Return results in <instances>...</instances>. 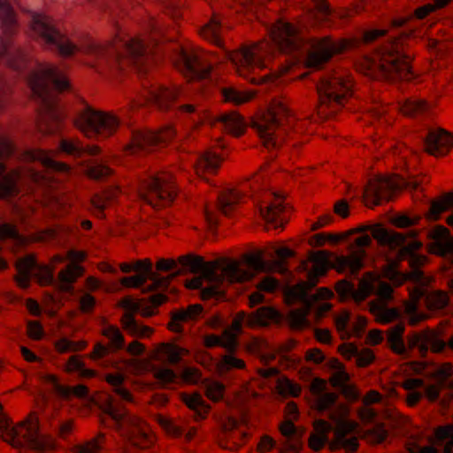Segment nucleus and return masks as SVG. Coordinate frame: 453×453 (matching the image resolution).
Segmentation results:
<instances>
[{
    "instance_id": "nucleus-45",
    "label": "nucleus",
    "mask_w": 453,
    "mask_h": 453,
    "mask_svg": "<svg viewBox=\"0 0 453 453\" xmlns=\"http://www.w3.org/2000/svg\"><path fill=\"white\" fill-rule=\"evenodd\" d=\"M105 444V434L98 433L95 437L74 445L71 453H101Z\"/></svg>"
},
{
    "instance_id": "nucleus-52",
    "label": "nucleus",
    "mask_w": 453,
    "mask_h": 453,
    "mask_svg": "<svg viewBox=\"0 0 453 453\" xmlns=\"http://www.w3.org/2000/svg\"><path fill=\"white\" fill-rule=\"evenodd\" d=\"M276 390L284 397H297L301 395L302 388L298 383L293 382L287 377H281L277 380Z\"/></svg>"
},
{
    "instance_id": "nucleus-27",
    "label": "nucleus",
    "mask_w": 453,
    "mask_h": 453,
    "mask_svg": "<svg viewBox=\"0 0 453 453\" xmlns=\"http://www.w3.org/2000/svg\"><path fill=\"white\" fill-rule=\"evenodd\" d=\"M155 134L150 130H135L130 142L124 147L126 155H134L142 150L155 144Z\"/></svg>"
},
{
    "instance_id": "nucleus-32",
    "label": "nucleus",
    "mask_w": 453,
    "mask_h": 453,
    "mask_svg": "<svg viewBox=\"0 0 453 453\" xmlns=\"http://www.w3.org/2000/svg\"><path fill=\"white\" fill-rule=\"evenodd\" d=\"M117 190L106 189L95 194L90 200L96 217L104 218V210L110 208L116 201Z\"/></svg>"
},
{
    "instance_id": "nucleus-41",
    "label": "nucleus",
    "mask_w": 453,
    "mask_h": 453,
    "mask_svg": "<svg viewBox=\"0 0 453 453\" xmlns=\"http://www.w3.org/2000/svg\"><path fill=\"white\" fill-rule=\"evenodd\" d=\"M84 273L83 268L81 265H76L75 263L69 264L65 269L61 270L58 273V280L62 283L60 286V290L64 292H68L71 290L72 287L69 285L76 281V280L82 276Z\"/></svg>"
},
{
    "instance_id": "nucleus-4",
    "label": "nucleus",
    "mask_w": 453,
    "mask_h": 453,
    "mask_svg": "<svg viewBox=\"0 0 453 453\" xmlns=\"http://www.w3.org/2000/svg\"><path fill=\"white\" fill-rule=\"evenodd\" d=\"M28 85L33 95L42 101L39 128L43 132H50L51 128H43L42 122L47 119L58 121L56 93L70 90L71 84L67 75L58 66L43 63L38 65L31 73Z\"/></svg>"
},
{
    "instance_id": "nucleus-24",
    "label": "nucleus",
    "mask_w": 453,
    "mask_h": 453,
    "mask_svg": "<svg viewBox=\"0 0 453 453\" xmlns=\"http://www.w3.org/2000/svg\"><path fill=\"white\" fill-rule=\"evenodd\" d=\"M119 323L121 328L134 338L150 339L155 332L153 327L140 323L131 314H123Z\"/></svg>"
},
{
    "instance_id": "nucleus-46",
    "label": "nucleus",
    "mask_w": 453,
    "mask_h": 453,
    "mask_svg": "<svg viewBox=\"0 0 453 453\" xmlns=\"http://www.w3.org/2000/svg\"><path fill=\"white\" fill-rule=\"evenodd\" d=\"M222 94L225 101L237 105L249 103L256 96L254 90H237L234 88H223Z\"/></svg>"
},
{
    "instance_id": "nucleus-2",
    "label": "nucleus",
    "mask_w": 453,
    "mask_h": 453,
    "mask_svg": "<svg viewBox=\"0 0 453 453\" xmlns=\"http://www.w3.org/2000/svg\"><path fill=\"white\" fill-rule=\"evenodd\" d=\"M411 64L404 38L401 36L383 43L371 56L359 59L356 67L371 79L395 82L413 79Z\"/></svg>"
},
{
    "instance_id": "nucleus-15",
    "label": "nucleus",
    "mask_w": 453,
    "mask_h": 453,
    "mask_svg": "<svg viewBox=\"0 0 453 453\" xmlns=\"http://www.w3.org/2000/svg\"><path fill=\"white\" fill-rule=\"evenodd\" d=\"M143 101L134 102L133 107H139L146 104H154L160 110L166 111L172 107L179 96V90L176 88H165L162 86H152L150 89L142 91Z\"/></svg>"
},
{
    "instance_id": "nucleus-63",
    "label": "nucleus",
    "mask_w": 453,
    "mask_h": 453,
    "mask_svg": "<svg viewBox=\"0 0 453 453\" xmlns=\"http://www.w3.org/2000/svg\"><path fill=\"white\" fill-rule=\"evenodd\" d=\"M60 150L74 156H81L83 154V146L78 139H63L59 144Z\"/></svg>"
},
{
    "instance_id": "nucleus-1",
    "label": "nucleus",
    "mask_w": 453,
    "mask_h": 453,
    "mask_svg": "<svg viewBox=\"0 0 453 453\" xmlns=\"http://www.w3.org/2000/svg\"><path fill=\"white\" fill-rule=\"evenodd\" d=\"M270 36L273 43L265 39L243 45L239 50L230 53L229 58L235 65L236 73L240 76L248 79L252 84L260 85L274 82L288 72L289 67L284 66L278 71L263 76H250L257 70H263L267 67V64L276 48L280 51L291 52L300 49L304 43L302 29L296 24L281 20L273 26Z\"/></svg>"
},
{
    "instance_id": "nucleus-49",
    "label": "nucleus",
    "mask_w": 453,
    "mask_h": 453,
    "mask_svg": "<svg viewBox=\"0 0 453 453\" xmlns=\"http://www.w3.org/2000/svg\"><path fill=\"white\" fill-rule=\"evenodd\" d=\"M246 367L245 361L243 359L238 358L231 354L225 355L218 362L216 365L217 372L220 374H226L231 370H243Z\"/></svg>"
},
{
    "instance_id": "nucleus-7",
    "label": "nucleus",
    "mask_w": 453,
    "mask_h": 453,
    "mask_svg": "<svg viewBox=\"0 0 453 453\" xmlns=\"http://www.w3.org/2000/svg\"><path fill=\"white\" fill-rule=\"evenodd\" d=\"M352 87L353 81L349 75L334 73L323 78L317 85L319 95L317 113L319 118L326 119L339 112L351 96Z\"/></svg>"
},
{
    "instance_id": "nucleus-47",
    "label": "nucleus",
    "mask_w": 453,
    "mask_h": 453,
    "mask_svg": "<svg viewBox=\"0 0 453 453\" xmlns=\"http://www.w3.org/2000/svg\"><path fill=\"white\" fill-rule=\"evenodd\" d=\"M182 273H181V270H178L167 276H160L158 273H155V272H152L151 274L150 275L149 279L150 280L152 281L151 284H150L149 286H147L143 290L142 292L144 293H147V292H153V291H156L157 289H165V288H167L168 286L170 285L171 281L177 276L180 275Z\"/></svg>"
},
{
    "instance_id": "nucleus-3",
    "label": "nucleus",
    "mask_w": 453,
    "mask_h": 453,
    "mask_svg": "<svg viewBox=\"0 0 453 453\" xmlns=\"http://www.w3.org/2000/svg\"><path fill=\"white\" fill-rule=\"evenodd\" d=\"M32 36L44 45L55 47L58 54L69 58L81 53L98 60H106L116 50L118 42H101L88 37L79 43H74L70 38L57 28L54 20L43 14H34L31 21Z\"/></svg>"
},
{
    "instance_id": "nucleus-48",
    "label": "nucleus",
    "mask_w": 453,
    "mask_h": 453,
    "mask_svg": "<svg viewBox=\"0 0 453 453\" xmlns=\"http://www.w3.org/2000/svg\"><path fill=\"white\" fill-rule=\"evenodd\" d=\"M427 257L425 255H413L408 258L409 266L411 268V272H418L420 273V276L418 277V280H409V281L420 283L423 286H426L431 281V278L425 276L421 268L427 263Z\"/></svg>"
},
{
    "instance_id": "nucleus-57",
    "label": "nucleus",
    "mask_w": 453,
    "mask_h": 453,
    "mask_svg": "<svg viewBox=\"0 0 453 453\" xmlns=\"http://www.w3.org/2000/svg\"><path fill=\"white\" fill-rule=\"evenodd\" d=\"M311 303H306L303 307L293 310L289 313V326L293 329H297L305 325L306 317L310 311Z\"/></svg>"
},
{
    "instance_id": "nucleus-54",
    "label": "nucleus",
    "mask_w": 453,
    "mask_h": 453,
    "mask_svg": "<svg viewBox=\"0 0 453 453\" xmlns=\"http://www.w3.org/2000/svg\"><path fill=\"white\" fill-rule=\"evenodd\" d=\"M311 289L306 286L303 281L294 285L285 292V298L288 303H292L296 301H302L306 303L311 302L306 298L307 293Z\"/></svg>"
},
{
    "instance_id": "nucleus-40",
    "label": "nucleus",
    "mask_w": 453,
    "mask_h": 453,
    "mask_svg": "<svg viewBox=\"0 0 453 453\" xmlns=\"http://www.w3.org/2000/svg\"><path fill=\"white\" fill-rule=\"evenodd\" d=\"M453 206V194L447 193L432 202L429 211L425 214L426 219L436 221L442 212Z\"/></svg>"
},
{
    "instance_id": "nucleus-13",
    "label": "nucleus",
    "mask_w": 453,
    "mask_h": 453,
    "mask_svg": "<svg viewBox=\"0 0 453 453\" xmlns=\"http://www.w3.org/2000/svg\"><path fill=\"white\" fill-rule=\"evenodd\" d=\"M173 64L188 81L205 79L211 71L205 53L192 47H180Z\"/></svg>"
},
{
    "instance_id": "nucleus-51",
    "label": "nucleus",
    "mask_w": 453,
    "mask_h": 453,
    "mask_svg": "<svg viewBox=\"0 0 453 453\" xmlns=\"http://www.w3.org/2000/svg\"><path fill=\"white\" fill-rule=\"evenodd\" d=\"M330 14L328 4L325 0H319L314 9L307 13V18L311 20L312 26H319L327 20Z\"/></svg>"
},
{
    "instance_id": "nucleus-64",
    "label": "nucleus",
    "mask_w": 453,
    "mask_h": 453,
    "mask_svg": "<svg viewBox=\"0 0 453 453\" xmlns=\"http://www.w3.org/2000/svg\"><path fill=\"white\" fill-rule=\"evenodd\" d=\"M334 290L340 302H345L348 298L353 299L354 284L347 280H341L335 283Z\"/></svg>"
},
{
    "instance_id": "nucleus-60",
    "label": "nucleus",
    "mask_w": 453,
    "mask_h": 453,
    "mask_svg": "<svg viewBox=\"0 0 453 453\" xmlns=\"http://www.w3.org/2000/svg\"><path fill=\"white\" fill-rule=\"evenodd\" d=\"M182 401L191 410L196 411L199 408L203 409V413H209L210 405L207 404L203 399L202 395L198 393H194L192 395H183ZM204 416V414H203Z\"/></svg>"
},
{
    "instance_id": "nucleus-59",
    "label": "nucleus",
    "mask_w": 453,
    "mask_h": 453,
    "mask_svg": "<svg viewBox=\"0 0 453 453\" xmlns=\"http://www.w3.org/2000/svg\"><path fill=\"white\" fill-rule=\"evenodd\" d=\"M428 252L441 257L453 254V237L450 236L444 241L430 243Z\"/></svg>"
},
{
    "instance_id": "nucleus-44",
    "label": "nucleus",
    "mask_w": 453,
    "mask_h": 453,
    "mask_svg": "<svg viewBox=\"0 0 453 453\" xmlns=\"http://www.w3.org/2000/svg\"><path fill=\"white\" fill-rule=\"evenodd\" d=\"M329 253L326 250H318L309 256V260L313 262L311 269L309 271L317 278L324 276L327 270L331 268V262L328 260Z\"/></svg>"
},
{
    "instance_id": "nucleus-8",
    "label": "nucleus",
    "mask_w": 453,
    "mask_h": 453,
    "mask_svg": "<svg viewBox=\"0 0 453 453\" xmlns=\"http://www.w3.org/2000/svg\"><path fill=\"white\" fill-rule=\"evenodd\" d=\"M0 435L3 440L13 447H29L37 450H43L50 446L49 439L42 436L38 432V418L30 414L28 418L15 426L9 427V420L3 411L0 404Z\"/></svg>"
},
{
    "instance_id": "nucleus-11",
    "label": "nucleus",
    "mask_w": 453,
    "mask_h": 453,
    "mask_svg": "<svg viewBox=\"0 0 453 453\" xmlns=\"http://www.w3.org/2000/svg\"><path fill=\"white\" fill-rule=\"evenodd\" d=\"M359 41L356 37L334 40L330 35L311 37L308 40L310 49L305 58L307 67L320 68L334 55L357 48Z\"/></svg>"
},
{
    "instance_id": "nucleus-55",
    "label": "nucleus",
    "mask_w": 453,
    "mask_h": 453,
    "mask_svg": "<svg viewBox=\"0 0 453 453\" xmlns=\"http://www.w3.org/2000/svg\"><path fill=\"white\" fill-rule=\"evenodd\" d=\"M203 308L201 304H190L186 309L173 311V319H180L182 322L196 320L202 313Z\"/></svg>"
},
{
    "instance_id": "nucleus-34",
    "label": "nucleus",
    "mask_w": 453,
    "mask_h": 453,
    "mask_svg": "<svg viewBox=\"0 0 453 453\" xmlns=\"http://www.w3.org/2000/svg\"><path fill=\"white\" fill-rule=\"evenodd\" d=\"M387 304L380 303L379 301H371L369 303V311L380 324H388L395 320L400 315L397 308H387Z\"/></svg>"
},
{
    "instance_id": "nucleus-38",
    "label": "nucleus",
    "mask_w": 453,
    "mask_h": 453,
    "mask_svg": "<svg viewBox=\"0 0 453 453\" xmlns=\"http://www.w3.org/2000/svg\"><path fill=\"white\" fill-rule=\"evenodd\" d=\"M432 108L431 103L421 98H409L401 105V112L408 117H418L428 112Z\"/></svg>"
},
{
    "instance_id": "nucleus-62",
    "label": "nucleus",
    "mask_w": 453,
    "mask_h": 453,
    "mask_svg": "<svg viewBox=\"0 0 453 453\" xmlns=\"http://www.w3.org/2000/svg\"><path fill=\"white\" fill-rule=\"evenodd\" d=\"M156 420L169 436L176 438L182 434L183 430L171 418L163 415H157Z\"/></svg>"
},
{
    "instance_id": "nucleus-30",
    "label": "nucleus",
    "mask_w": 453,
    "mask_h": 453,
    "mask_svg": "<svg viewBox=\"0 0 453 453\" xmlns=\"http://www.w3.org/2000/svg\"><path fill=\"white\" fill-rule=\"evenodd\" d=\"M280 318V312L273 307L263 306L256 311L248 314L247 327L255 328L258 326H265L271 321H278Z\"/></svg>"
},
{
    "instance_id": "nucleus-25",
    "label": "nucleus",
    "mask_w": 453,
    "mask_h": 453,
    "mask_svg": "<svg viewBox=\"0 0 453 453\" xmlns=\"http://www.w3.org/2000/svg\"><path fill=\"white\" fill-rule=\"evenodd\" d=\"M313 431L308 439V447L313 451H320L328 441L332 426L325 419H317L312 424Z\"/></svg>"
},
{
    "instance_id": "nucleus-28",
    "label": "nucleus",
    "mask_w": 453,
    "mask_h": 453,
    "mask_svg": "<svg viewBox=\"0 0 453 453\" xmlns=\"http://www.w3.org/2000/svg\"><path fill=\"white\" fill-rule=\"evenodd\" d=\"M372 236L380 246H388L392 250L398 247L402 248L405 243L403 233L388 230L380 226L372 228Z\"/></svg>"
},
{
    "instance_id": "nucleus-19",
    "label": "nucleus",
    "mask_w": 453,
    "mask_h": 453,
    "mask_svg": "<svg viewBox=\"0 0 453 453\" xmlns=\"http://www.w3.org/2000/svg\"><path fill=\"white\" fill-rule=\"evenodd\" d=\"M453 147V136L443 129L429 132L426 140V150L435 157L444 156Z\"/></svg>"
},
{
    "instance_id": "nucleus-29",
    "label": "nucleus",
    "mask_w": 453,
    "mask_h": 453,
    "mask_svg": "<svg viewBox=\"0 0 453 453\" xmlns=\"http://www.w3.org/2000/svg\"><path fill=\"white\" fill-rule=\"evenodd\" d=\"M215 121L221 123L224 130L234 137L242 135L246 130L243 118L236 111L220 114Z\"/></svg>"
},
{
    "instance_id": "nucleus-36",
    "label": "nucleus",
    "mask_w": 453,
    "mask_h": 453,
    "mask_svg": "<svg viewBox=\"0 0 453 453\" xmlns=\"http://www.w3.org/2000/svg\"><path fill=\"white\" fill-rule=\"evenodd\" d=\"M397 267L396 262H391L382 269L383 277L393 281L396 286H401L409 280H418V277L420 276L418 272L399 273Z\"/></svg>"
},
{
    "instance_id": "nucleus-31",
    "label": "nucleus",
    "mask_w": 453,
    "mask_h": 453,
    "mask_svg": "<svg viewBox=\"0 0 453 453\" xmlns=\"http://www.w3.org/2000/svg\"><path fill=\"white\" fill-rule=\"evenodd\" d=\"M284 211L283 198L273 194V201L265 207L260 209L262 217L267 223L275 224L274 228H283L284 219L281 217Z\"/></svg>"
},
{
    "instance_id": "nucleus-5",
    "label": "nucleus",
    "mask_w": 453,
    "mask_h": 453,
    "mask_svg": "<svg viewBox=\"0 0 453 453\" xmlns=\"http://www.w3.org/2000/svg\"><path fill=\"white\" fill-rule=\"evenodd\" d=\"M100 408L103 411L100 417L101 422L108 426L106 417L111 418L114 422V429L132 446L147 449L156 442V435L149 424L141 417L115 405L112 397H107Z\"/></svg>"
},
{
    "instance_id": "nucleus-22",
    "label": "nucleus",
    "mask_w": 453,
    "mask_h": 453,
    "mask_svg": "<svg viewBox=\"0 0 453 453\" xmlns=\"http://www.w3.org/2000/svg\"><path fill=\"white\" fill-rule=\"evenodd\" d=\"M365 254V250L361 249L350 250L348 256H336L334 260L331 262L330 266L339 273H342L347 269L352 274L357 273L364 266L363 260Z\"/></svg>"
},
{
    "instance_id": "nucleus-20",
    "label": "nucleus",
    "mask_w": 453,
    "mask_h": 453,
    "mask_svg": "<svg viewBox=\"0 0 453 453\" xmlns=\"http://www.w3.org/2000/svg\"><path fill=\"white\" fill-rule=\"evenodd\" d=\"M57 154L58 151L35 149L26 151L23 154V159L25 161H39L46 169L56 173H68L70 166L67 164L54 160L53 157Z\"/></svg>"
},
{
    "instance_id": "nucleus-9",
    "label": "nucleus",
    "mask_w": 453,
    "mask_h": 453,
    "mask_svg": "<svg viewBox=\"0 0 453 453\" xmlns=\"http://www.w3.org/2000/svg\"><path fill=\"white\" fill-rule=\"evenodd\" d=\"M120 119L111 111L90 106L82 110L74 119L75 127L89 139L105 140L114 135L120 127Z\"/></svg>"
},
{
    "instance_id": "nucleus-21",
    "label": "nucleus",
    "mask_w": 453,
    "mask_h": 453,
    "mask_svg": "<svg viewBox=\"0 0 453 453\" xmlns=\"http://www.w3.org/2000/svg\"><path fill=\"white\" fill-rule=\"evenodd\" d=\"M188 354V350L173 343H160L150 353V359L163 364L176 365L181 357Z\"/></svg>"
},
{
    "instance_id": "nucleus-16",
    "label": "nucleus",
    "mask_w": 453,
    "mask_h": 453,
    "mask_svg": "<svg viewBox=\"0 0 453 453\" xmlns=\"http://www.w3.org/2000/svg\"><path fill=\"white\" fill-rule=\"evenodd\" d=\"M150 35H139L125 43L128 54L133 57L142 56L152 51L161 34L156 20L151 19Z\"/></svg>"
},
{
    "instance_id": "nucleus-26",
    "label": "nucleus",
    "mask_w": 453,
    "mask_h": 453,
    "mask_svg": "<svg viewBox=\"0 0 453 453\" xmlns=\"http://www.w3.org/2000/svg\"><path fill=\"white\" fill-rule=\"evenodd\" d=\"M24 173V169L16 168L11 170L0 179V199H6L19 195V181Z\"/></svg>"
},
{
    "instance_id": "nucleus-43",
    "label": "nucleus",
    "mask_w": 453,
    "mask_h": 453,
    "mask_svg": "<svg viewBox=\"0 0 453 453\" xmlns=\"http://www.w3.org/2000/svg\"><path fill=\"white\" fill-rule=\"evenodd\" d=\"M432 330L414 333L408 336L407 344L410 349H418L422 357H426L430 349Z\"/></svg>"
},
{
    "instance_id": "nucleus-17",
    "label": "nucleus",
    "mask_w": 453,
    "mask_h": 453,
    "mask_svg": "<svg viewBox=\"0 0 453 453\" xmlns=\"http://www.w3.org/2000/svg\"><path fill=\"white\" fill-rule=\"evenodd\" d=\"M218 262L216 278L213 281L220 283L224 280L233 282H243L249 280L250 274L240 267V263L236 260H226L225 258L217 259Z\"/></svg>"
},
{
    "instance_id": "nucleus-39",
    "label": "nucleus",
    "mask_w": 453,
    "mask_h": 453,
    "mask_svg": "<svg viewBox=\"0 0 453 453\" xmlns=\"http://www.w3.org/2000/svg\"><path fill=\"white\" fill-rule=\"evenodd\" d=\"M199 35L204 40L218 47L223 45L220 21L216 16H213L211 20L199 30Z\"/></svg>"
},
{
    "instance_id": "nucleus-35",
    "label": "nucleus",
    "mask_w": 453,
    "mask_h": 453,
    "mask_svg": "<svg viewBox=\"0 0 453 453\" xmlns=\"http://www.w3.org/2000/svg\"><path fill=\"white\" fill-rule=\"evenodd\" d=\"M244 196V192L240 188H230L222 191L219 196V209L222 213L227 215L236 204L242 202Z\"/></svg>"
},
{
    "instance_id": "nucleus-56",
    "label": "nucleus",
    "mask_w": 453,
    "mask_h": 453,
    "mask_svg": "<svg viewBox=\"0 0 453 453\" xmlns=\"http://www.w3.org/2000/svg\"><path fill=\"white\" fill-rule=\"evenodd\" d=\"M113 174V170L106 165L96 164L86 169V175L94 180H104Z\"/></svg>"
},
{
    "instance_id": "nucleus-6",
    "label": "nucleus",
    "mask_w": 453,
    "mask_h": 453,
    "mask_svg": "<svg viewBox=\"0 0 453 453\" xmlns=\"http://www.w3.org/2000/svg\"><path fill=\"white\" fill-rule=\"evenodd\" d=\"M295 120L287 102L283 99H273L266 111L257 113L251 121L263 145L273 149L280 145L284 138L287 127Z\"/></svg>"
},
{
    "instance_id": "nucleus-33",
    "label": "nucleus",
    "mask_w": 453,
    "mask_h": 453,
    "mask_svg": "<svg viewBox=\"0 0 453 453\" xmlns=\"http://www.w3.org/2000/svg\"><path fill=\"white\" fill-rule=\"evenodd\" d=\"M222 159L219 155L212 151H207L197 159L195 165L196 173L199 176L214 174L219 168Z\"/></svg>"
},
{
    "instance_id": "nucleus-18",
    "label": "nucleus",
    "mask_w": 453,
    "mask_h": 453,
    "mask_svg": "<svg viewBox=\"0 0 453 453\" xmlns=\"http://www.w3.org/2000/svg\"><path fill=\"white\" fill-rule=\"evenodd\" d=\"M178 263L183 266L189 267L192 273H201L205 280H214L216 278L218 262H205L203 257L196 255H183L178 257Z\"/></svg>"
},
{
    "instance_id": "nucleus-12",
    "label": "nucleus",
    "mask_w": 453,
    "mask_h": 453,
    "mask_svg": "<svg viewBox=\"0 0 453 453\" xmlns=\"http://www.w3.org/2000/svg\"><path fill=\"white\" fill-rule=\"evenodd\" d=\"M7 0H0V29L3 34L0 37V63L13 69H19L25 62V57L19 50H12L7 41L8 37L16 33L18 29L16 17Z\"/></svg>"
},
{
    "instance_id": "nucleus-42",
    "label": "nucleus",
    "mask_w": 453,
    "mask_h": 453,
    "mask_svg": "<svg viewBox=\"0 0 453 453\" xmlns=\"http://www.w3.org/2000/svg\"><path fill=\"white\" fill-rule=\"evenodd\" d=\"M405 331V326L403 323H399L388 330L387 342L389 349L397 355L405 353V346L403 340V335Z\"/></svg>"
},
{
    "instance_id": "nucleus-23",
    "label": "nucleus",
    "mask_w": 453,
    "mask_h": 453,
    "mask_svg": "<svg viewBox=\"0 0 453 453\" xmlns=\"http://www.w3.org/2000/svg\"><path fill=\"white\" fill-rule=\"evenodd\" d=\"M45 380L53 386L56 394L64 400H70L72 397L79 399L85 398L88 395V388L80 384L74 387L60 384L58 378L54 374H48Z\"/></svg>"
},
{
    "instance_id": "nucleus-14",
    "label": "nucleus",
    "mask_w": 453,
    "mask_h": 453,
    "mask_svg": "<svg viewBox=\"0 0 453 453\" xmlns=\"http://www.w3.org/2000/svg\"><path fill=\"white\" fill-rule=\"evenodd\" d=\"M398 188L394 178L371 180L364 192V203L367 207L380 204L389 201Z\"/></svg>"
},
{
    "instance_id": "nucleus-53",
    "label": "nucleus",
    "mask_w": 453,
    "mask_h": 453,
    "mask_svg": "<svg viewBox=\"0 0 453 453\" xmlns=\"http://www.w3.org/2000/svg\"><path fill=\"white\" fill-rule=\"evenodd\" d=\"M243 439L244 434L242 433L222 434L219 445L224 449L236 451L243 445Z\"/></svg>"
},
{
    "instance_id": "nucleus-37",
    "label": "nucleus",
    "mask_w": 453,
    "mask_h": 453,
    "mask_svg": "<svg viewBox=\"0 0 453 453\" xmlns=\"http://www.w3.org/2000/svg\"><path fill=\"white\" fill-rule=\"evenodd\" d=\"M377 280L375 273L367 272L358 281L357 288L354 289L353 300L361 303L369 297L374 289V282Z\"/></svg>"
},
{
    "instance_id": "nucleus-61",
    "label": "nucleus",
    "mask_w": 453,
    "mask_h": 453,
    "mask_svg": "<svg viewBox=\"0 0 453 453\" xmlns=\"http://www.w3.org/2000/svg\"><path fill=\"white\" fill-rule=\"evenodd\" d=\"M54 266L49 265H36L35 277L37 279L39 285L49 286L53 281Z\"/></svg>"
},
{
    "instance_id": "nucleus-58",
    "label": "nucleus",
    "mask_w": 453,
    "mask_h": 453,
    "mask_svg": "<svg viewBox=\"0 0 453 453\" xmlns=\"http://www.w3.org/2000/svg\"><path fill=\"white\" fill-rule=\"evenodd\" d=\"M449 302L448 296L443 291H434L426 296V304L429 310L443 309Z\"/></svg>"
},
{
    "instance_id": "nucleus-10",
    "label": "nucleus",
    "mask_w": 453,
    "mask_h": 453,
    "mask_svg": "<svg viewBox=\"0 0 453 453\" xmlns=\"http://www.w3.org/2000/svg\"><path fill=\"white\" fill-rule=\"evenodd\" d=\"M139 196L156 209L166 207L175 200L178 189L173 175L167 172L157 173L140 182Z\"/></svg>"
},
{
    "instance_id": "nucleus-50",
    "label": "nucleus",
    "mask_w": 453,
    "mask_h": 453,
    "mask_svg": "<svg viewBox=\"0 0 453 453\" xmlns=\"http://www.w3.org/2000/svg\"><path fill=\"white\" fill-rule=\"evenodd\" d=\"M102 334L109 340L108 347L114 350L124 348L125 338L119 328L116 326H107L102 330Z\"/></svg>"
}]
</instances>
